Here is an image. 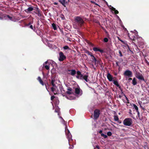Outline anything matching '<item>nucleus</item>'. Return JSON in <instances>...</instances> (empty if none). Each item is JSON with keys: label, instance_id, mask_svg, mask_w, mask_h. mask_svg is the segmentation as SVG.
Returning <instances> with one entry per match:
<instances>
[{"label": "nucleus", "instance_id": "nucleus-1", "mask_svg": "<svg viewBox=\"0 0 149 149\" xmlns=\"http://www.w3.org/2000/svg\"><path fill=\"white\" fill-rule=\"evenodd\" d=\"M51 100L53 101L55 104V107L54 106L52 102V105L53 106V109H55V112L58 113V115H60L59 109L57 106L59 103L58 98L54 96H52L51 97Z\"/></svg>", "mask_w": 149, "mask_h": 149}, {"label": "nucleus", "instance_id": "nucleus-2", "mask_svg": "<svg viewBox=\"0 0 149 149\" xmlns=\"http://www.w3.org/2000/svg\"><path fill=\"white\" fill-rule=\"evenodd\" d=\"M59 118L61 119V123L65 125V132L66 134L67 138L68 139V142L69 143L70 141V140H72V135L70 133L69 130L67 128V127H66V123H65V121L64 120V119H63V118L61 117L60 116ZM66 124H67V123H66Z\"/></svg>", "mask_w": 149, "mask_h": 149}, {"label": "nucleus", "instance_id": "nucleus-3", "mask_svg": "<svg viewBox=\"0 0 149 149\" xmlns=\"http://www.w3.org/2000/svg\"><path fill=\"white\" fill-rule=\"evenodd\" d=\"M59 118L61 119V123L65 125V132L66 134L67 138L68 139V142L69 143L70 141V140H72V135L70 133L69 130L67 128V127H66V123H65V121L64 120V119H63V118L61 117L60 116ZM66 124H67V123H66Z\"/></svg>", "mask_w": 149, "mask_h": 149}, {"label": "nucleus", "instance_id": "nucleus-4", "mask_svg": "<svg viewBox=\"0 0 149 149\" xmlns=\"http://www.w3.org/2000/svg\"><path fill=\"white\" fill-rule=\"evenodd\" d=\"M88 75H83L81 74V72L79 71H78L77 72L76 77L78 79L82 80H84L86 82H88L89 81L88 79Z\"/></svg>", "mask_w": 149, "mask_h": 149}, {"label": "nucleus", "instance_id": "nucleus-5", "mask_svg": "<svg viewBox=\"0 0 149 149\" xmlns=\"http://www.w3.org/2000/svg\"><path fill=\"white\" fill-rule=\"evenodd\" d=\"M63 96H65L68 99L70 100H74L76 98L78 97L81 95V94H63Z\"/></svg>", "mask_w": 149, "mask_h": 149}, {"label": "nucleus", "instance_id": "nucleus-6", "mask_svg": "<svg viewBox=\"0 0 149 149\" xmlns=\"http://www.w3.org/2000/svg\"><path fill=\"white\" fill-rule=\"evenodd\" d=\"M74 20L79 26H81L84 23L83 19L80 16H77L74 17Z\"/></svg>", "mask_w": 149, "mask_h": 149}, {"label": "nucleus", "instance_id": "nucleus-7", "mask_svg": "<svg viewBox=\"0 0 149 149\" xmlns=\"http://www.w3.org/2000/svg\"><path fill=\"white\" fill-rule=\"evenodd\" d=\"M132 119L127 118L124 119L123 121V123L125 125L130 126L132 124Z\"/></svg>", "mask_w": 149, "mask_h": 149}, {"label": "nucleus", "instance_id": "nucleus-8", "mask_svg": "<svg viewBox=\"0 0 149 149\" xmlns=\"http://www.w3.org/2000/svg\"><path fill=\"white\" fill-rule=\"evenodd\" d=\"M130 39L132 40L135 41L137 39V36L135 33L132 32L131 33L128 34Z\"/></svg>", "mask_w": 149, "mask_h": 149}, {"label": "nucleus", "instance_id": "nucleus-9", "mask_svg": "<svg viewBox=\"0 0 149 149\" xmlns=\"http://www.w3.org/2000/svg\"><path fill=\"white\" fill-rule=\"evenodd\" d=\"M59 56L58 60L60 61H63L66 59V56L62 52H60L59 53Z\"/></svg>", "mask_w": 149, "mask_h": 149}, {"label": "nucleus", "instance_id": "nucleus-10", "mask_svg": "<svg viewBox=\"0 0 149 149\" xmlns=\"http://www.w3.org/2000/svg\"><path fill=\"white\" fill-rule=\"evenodd\" d=\"M100 114V111L96 109L94 111V118L95 120H96L99 117Z\"/></svg>", "mask_w": 149, "mask_h": 149}, {"label": "nucleus", "instance_id": "nucleus-11", "mask_svg": "<svg viewBox=\"0 0 149 149\" xmlns=\"http://www.w3.org/2000/svg\"><path fill=\"white\" fill-rule=\"evenodd\" d=\"M123 74L125 76H127L128 77H130L132 76V72L131 71L127 70L124 72Z\"/></svg>", "mask_w": 149, "mask_h": 149}, {"label": "nucleus", "instance_id": "nucleus-12", "mask_svg": "<svg viewBox=\"0 0 149 149\" xmlns=\"http://www.w3.org/2000/svg\"><path fill=\"white\" fill-rule=\"evenodd\" d=\"M55 80L54 79H52L51 81V83L53 87L51 88V89L52 92H54V91L55 90L56 87V86L55 84Z\"/></svg>", "mask_w": 149, "mask_h": 149}, {"label": "nucleus", "instance_id": "nucleus-13", "mask_svg": "<svg viewBox=\"0 0 149 149\" xmlns=\"http://www.w3.org/2000/svg\"><path fill=\"white\" fill-rule=\"evenodd\" d=\"M136 77L137 78L139 79L144 81L145 82H146L145 80V79L143 77V75L141 74H140L139 73L138 74H136Z\"/></svg>", "mask_w": 149, "mask_h": 149}, {"label": "nucleus", "instance_id": "nucleus-14", "mask_svg": "<svg viewBox=\"0 0 149 149\" xmlns=\"http://www.w3.org/2000/svg\"><path fill=\"white\" fill-rule=\"evenodd\" d=\"M113 84H115V85L117 86V87H118L120 89L122 93H123V91L121 89V87L120 86V85L119 84L118 81H116L114 80H113Z\"/></svg>", "mask_w": 149, "mask_h": 149}, {"label": "nucleus", "instance_id": "nucleus-15", "mask_svg": "<svg viewBox=\"0 0 149 149\" xmlns=\"http://www.w3.org/2000/svg\"><path fill=\"white\" fill-rule=\"evenodd\" d=\"M93 50L95 52H99L101 53H103L104 52L103 50L100 49L96 47H93Z\"/></svg>", "mask_w": 149, "mask_h": 149}, {"label": "nucleus", "instance_id": "nucleus-16", "mask_svg": "<svg viewBox=\"0 0 149 149\" xmlns=\"http://www.w3.org/2000/svg\"><path fill=\"white\" fill-rule=\"evenodd\" d=\"M133 107L136 110V111L137 113V116H136L137 118L139 117L140 116V113L139 111L138 107H137L135 104H133Z\"/></svg>", "mask_w": 149, "mask_h": 149}, {"label": "nucleus", "instance_id": "nucleus-17", "mask_svg": "<svg viewBox=\"0 0 149 149\" xmlns=\"http://www.w3.org/2000/svg\"><path fill=\"white\" fill-rule=\"evenodd\" d=\"M82 92V90L80 89L79 86L75 88V93H80Z\"/></svg>", "mask_w": 149, "mask_h": 149}, {"label": "nucleus", "instance_id": "nucleus-18", "mask_svg": "<svg viewBox=\"0 0 149 149\" xmlns=\"http://www.w3.org/2000/svg\"><path fill=\"white\" fill-rule=\"evenodd\" d=\"M68 71L69 72H71L70 74L72 76H74L77 73L75 70H68Z\"/></svg>", "mask_w": 149, "mask_h": 149}, {"label": "nucleus", "instance_id": "nucleus-19", "mask_svg": "<svg viewBox=\"0 0 149 149\" xmlns=\"http://www.w3.org/2000/svg\"><path fill=\"white\" fill-rule=\"evenodd\" d=\"M107 77L109 81H113V77L109 73H108L107 74Z\"/></svg>", "mask_w": 149, "mask_h": 149}, {"label": "nucleus", "instance_id": "nucleus-20", "mask_svg": "<svg viewBox=\"0 0 149 149\" xmlns=\"http://www.w3.org/2000/svg\"><path fill=\"white\" fill-rule=\"evenodd\" d=\"M58 1L63 6L66 7L65 4L67 3V2L65 0H59Z\"/></svg>", "mask_w": 149, "mask_h": 149}, {"label": "nucleus", "instance_id": "nucleus-21", "mask_svg": "<svg viewBox=\"0 0 149 149\" xmlns=\"http://www.w3.org/2000/svg\"><path fill=\"white\" fill-rule=\"evenodd\" d=\"M36 8V11H38V12L37 13L36 12H34L36 14H38L39 16H41V14L40 13V10H39L38 8Z\"/></svg>", "mask_w": 149, "mask_h": 149}, {"label": "nucleus", "instance_id": "nucleus-22", "mask_svg": "<svg viewBox=\"0 0 149 149\" xmlns=\"http://www.w3.org/2000/svg\"><path fill=\"white\" fill-rule=\"evenodd\" d=\"M37 79L39 81L40 83L42 85L44 86V83H43V81H42L41 78L40 77H38V78Z\"/></svg>", "mask_w": 149, "mask_h": 149}, {"label": "nucleus", "instance_id": "nucleus-23", "mask_svg": "<svg viewBox=\"0 0 149 149\" xmlns=\"http://www.w3.org/2000/svg\"><path fill=\"white\" fill-rule=\"evenodd\" d=\"M91 59L92 60V62L93 63L95 62V64L97 60L94 56L93 55H91Z\"/></svg>", "mask_w": 149, "mask_h": 149}, {"label": "nucleus", "instance_id": "nucleus-24", "mask_svg": "<svg viewBox=\"0 0 149 149\" xmlns=\"http://www.w3.org/2000/svg\"><path fill=\"white\" fill-rule=\"evenodd\" d=\"M111 10L113 11H114L115 13L116 14H118L119 13L118 11L117 10H116L115 8L113 7H111Z\"/></svg>", "mask_w": 149, "mask_h": 149}, {"label": "nucleus", "instance_id": "nucleus-25", "mask_svg": "<svg viewBox=\"0 0 149 149\" xmlns=\"http://www.w3.org/2000/svg\"><path fill=\"white\" fill-rule=\"evenodd\" d=\"M132 83L133 85H135L137 84V82L136 81V79L135 78H134L133 79L132 81Z\"/></svg>", "mask_w": 149, "mask_h": 149}, {"label": "nucleus", "instance_id": "nucleus-26", "mask_svg": "<svg viewBox=\"0 0 149 149\" xmlns=\"http://www.w3.org/2000/svg\"><path fill=\"white\" fill-rule=\"evenodd\" d=\"M33 9V8L32 7H29L27 10H25L26 12H31L32 11Z\"/></svg>", "mask_w": 149, "mask_h": 149}, {"label": "nucleus", "instance_id": "nucleus-27", "mask_svg": "<svg viewBox=\"0 0 149 149\" xmlns=\"http://www.w3.org/2000/svg\"><path fill=\"white\" fill-rule=\"evenodd\" d=\"M114 119L115 121H119V118L117 115H115L113 116Z\"/></svg>", "mask_w": 149, "mask_h": 149}, {"label": "nucleus", "instance_id": "nucleus-28", "mask_svg": "<svg viewBox=\"0 0 149 149\" xmlns=\"http://www.w3.org/2000/svg\"><path fill=\"white\" fill-rule=\"evenodd\" d=\"M68 91H67L65 93H72L70 91H72V89L70 87H69L68 88Z\"/></svg>", "mask_w": 149, "mask_h": 149}, {"label": "nucleus", "instance_id": "nucleus-29", "mask_svg": "<svg viewBox=\"0 0 149 149\" xmlns=\"http://www.w3.org/2000/svg\"><path fill=\"white\" fill-rule=\"evenodd\" d=\"M124 96L125 97L126 99V100H125V101H123L124 102L126 103H129V100H128L126 96L124 94Z\"/></svg>", "mask_w": 149, "mask_h": 149}, {"label": "nucleus", "instance_id": "nucleus-30", "mask_svg": "<svg viewBox=\"0 0 149 149\" xmlns=\"http://www.w3.org/2000/svg\"><path fill=\"white\" fill-rule=\"evenodd\" d=\"M52 26L54 30H56L57 28L55 24L53 23L52 24Z\"/></svg>", "mask_w": 149, "mask_h": 149}, {"label": "nucleus", "instance_id": "nucleus-31", "mask_svg": "<svg viewBox=\"0 0 149 149\" xmlns=\"http://www.w3.org/2000/svg\"><path fill=\"white\" fill-rule=\"evenodd\" d=\"M86 53L88 55H90L91 57V55H93L92 53L91 52L88 51H86Z\"/></svg>", "mask_w": 149, "mask_h": 149}, {"label": "nucleus", "instance_id": "nucleus-32", "mask_svg": "<svg viewBox=\"0 0 149 149\" xmlns=\"http://www.w3.org/2000/svg\"><path fill=\"white\" fill-rule=\"evenodd\" d=\"M29 28L31 29H32L34 31H35V29H36L35 27H33L32 25H31L29 26Z\"/></svg>", "mask_w": 149, "mask_h": 149}, {"label": "nucleus", "instance_id": "nucleus-33", "mask_svg": "<svg viewBox=\"0 0 149 149\" xmlns=\"http://www.w3.org/2000/svg\"><path fill=\"white\" fill-rule=\"evenodd\" d=\"M101 135L102 136H103L104 138H106L108 137L107 135H105L103 133L101 134Z\"/></svg>", "mask_w": 149, "mask_h": 149}, {"label": "nucleus", "instance_id": "nucleus-34", "mask_svg": "<svg viewBox=\"0 0 149 149\" xmlns=\"http://www.w3.org/2000/svg\"><path fill=\"white\" fill-rule=\"evenodd\" d=\"M60 17L62 20H64L65 19L64 15L62 14L60 15Z\"/></svg>", "mask_w": 149, "mask_h": 149}, {"label": "nucleus", "instance_id": "nucleus-35", "mask_svg": "<svg viewBox=\"0 0 149 149\" xmlns=\"http://www.w3.org/2000/svg\"><path fill=\"white\" fill-rule=\"evenodd\" d=\"M6 17H8L9 19H10V20H12V21L13 20V18L12 17L8 15H7Z\"/></svg>", "mask_w": 149, "mask_h": 149}, {"label": "nucleus", "instance_id": "nucleus-36", "mask_svg": "<svg viewBox=\"0 0 149 149\" xmlns=\"http://www.w3.org/2000/svg\"><path fill=\"white\" fill-rule=\"evenodd\" d=\"M103 41L104 42H108V39L107 38H105L104 39Z\"/></svg>", "mask_w": 149, "mask_h": 149}, {"label": "nucleus", "instance_id": "nucleus-37", "mask_svg": "<svg viewBox=\"0 0 149 149\" xmlns=\"http://www.w3.org/2000/svg\"><path fill=\"white\" fill-rule=\"evenodd\" d=\"M107 135L109 136H110L112 135V133L111 132H107Z\"/></svg>", "mask_w": 149, "mask_h": 149}, {"label": "nucleus", "instance_id": "nucleus-38", "mask_svg": "<svg viewBox=\"0 0 149 149\" xmlns=\"http://www.w3.org/2000/svg\"><path fill=\"white\" fill-rule=\"evenodd\" d=\"M63 48L64 49H69V47L68 46L66 45L64 46L63 47Z\"/></svg>", "mask_w": 149, "mask_h": 149}, {"label": "nucleus", "instance_id": "nucleus-39", "mask_svg": "<svg viewBox=\"0 0 149 149\" xmlns=\"http://www.w3.org/2000/svg\"><path fill=\"white\" fill-rule=\"evenodd\" d=\"M119 53L120 54V57H122L123 56V55L122 54V53L121 52L120 50H119Z\"/></svg>", "mask_w": 149, "mask_h": 149}, {"label": "nucleus", "instance_id": "nucleus-40", "mask_svg": "<svg viewBox=\"0 0 149 149\" xmlns=\"http://www.w3.org/2000/svg\"><path fill=\"white\" fill-rule=\"evenodd\" d=\"M45 68L46 70H48L49 69V66H48L47 65H45Z\"/></svg>", "mask_w": 149, "mask_h": 149}, {"label": "nucleus", "instance_id": "nucleus-41", "mask_svg": "<svg viewBox=\"0 0 149 149\" xmlns=\"http://www.w3.org/2000/svg\"><path fill=\"white\" fill-rule=\"evenodd\" d=\"M91 3H93L94 4L97 5L98 6H100L99 5H98L97 3H96L95 2L92 1H91Z\"/></svg>", "mask_w": 149, "mask_h": 149}, {"label": "nucleus", "instance_id": "nucleus-42", "mask_svg": "<svg viewBox=\"0 0 149 149\" xmlns=\"http://www.w3.org/2000/svg\"><path fill=\"white\" fill-rule=\"evenodd\" d=\"M118 40L121 41L123 43H124V42L123 40H122L119 37H118Z\"/></svg>", "mask_w": 149, "mask_h": 149}, {"label": "nucleus", "instance_id": "nucleus-43", "mask_svg": "<svg viewBox=\"0 0 149 149\" xmlns=\"http://www.w3.org/2000/svg\"><path fill=\"white\" fill-rule=\"evenodd\" d=\"M138 103H139V104L140 105V107L142 109H143V108L142 107V106H141V104L142 103V102H140L139 101L138 102Z\"/></svg>", "mask_w": 149, "mask_h": 149}, {"label": "nucleus", "instance_id": "nucleus-44", "mask_svg": "<svg viewBox=\"0 0 149 149\" xmlns=\"http://www.w3.org/2000/svg\"><path fill=\"white\" fill-rule=\"evenodd\" d=\"M31 22H29L28 24H26V26H30V25H31Z\"/></svg>", "mask_w": 149, "mask_h": 149}, {"label": "nucleus", "instance_id": "nucleus-45", "mask_svg": "<svg viewBox=\"0 0 149 149\" xmlns=\"http://www.w3.org/2000/svg\"><path fill=\"white\" fill-rule=\"evenodd\" d=\"M69 149H73V146L72 145L71 146H70L69 147Z\"/></svg>", "mask_w": 149, "mask_h": 149}, {"label": "nucleus", "instance_id": "nucleus-46", "mask_svg": "<svg viewBox=\"0 0 149 149\" xmlns=\"http://www.w3.org/2000/svg\"><path fill=\"white\" fill-rule=\"evenodd\" d=\"M145 61L146 62L148 65H149V62L146 60V59L145 60Z\"/></svg>", "mask_w": 149, "mask_h": 149}, {"label": "nucleus", "instance_id": "nucleus-47", "mask_svg": "<svg viewBox=\"0 0 149 149\" xmlns=\"http://www.w3.org/2000/svg\"><path fill=\"white\" fill-rule=\"evenodd\" d=\"M116 64L117 66H119L118 63V62H116Z\"/></svg>", "mask_w": 149, "mask_h": 149}, {"label": "nucleus", "instance_id": "nucleus-48", "mask_svg": "<svg viewBox=\"0 0 149 149\" xmlns=\"http://www.w3.org/2000/svg\"><path fill=\"white\" fill-rule=\"evenodd\" d=\"M102 130H100L99 131V133L101 134L102 133Z\"/></svg>", "mask_w": 149, "mask_h": 149}, {"label": "nucleus", "instance_id": "nucleus-49", "mask_svg": "<svg viewBox=\"0 0 149 149\" xmlns=\"http://www.w3.org/2000/svg\"><path fill=\"white\" fill-rule=\"evenodd\" d=\"M41 32L40 31H39V34H38V35L40 36L41 34Z\"/></svg>", "mask_w": 149, "mask_h": 149}, {"label": "nucleus", "instance_id": "nucleus-50", "mask_svg": "<svg viewBox=\"0 0 149 149\" xmlns=\"http://www.w3.org/2000/svg\"><path fill=\"white\" fill-rule=\"evenodd\" d=\"M54 4L55 5H58V3H56V2H55V3H54Z\"/></svg>", "mask_w": 149, "mask_h": 149}, {"label": "nucleus", "instance_id": "nucleus-51", "mask_svg": "<svg viewBox=\"0 0 149 149\" xmlns=\"http://www.w3.org/2000/svg\"><path fill=\"white\" fill-rule=\"evenodd\" d=\"M132 79V78H130L129 79H128V80L129 81H130V80H131Z\"/></svg>", "mask_w": 149, "mask_h": 149}, {"label": "nucleus", "instance_id": "nucleus-52", "mask_svg": "<svg viewBox=\"0 0 149 149\" xmlns=\"http://www.w3.org/2000/svg\"><path fill=\"white\" fill-rule=\"evenodd\" d=\"M96 148H98V149H99V146H96Z\"/></svg>", "mask_w": 149, "mask_h": 149}, {"label": "nucleus", "instance_id": "nucleus-53", "mask_svg": "<svg viewBox=\"0 0 149 149\" xmlns=\"http://www.w3.org/2000/svg\"><path fill=\"white\" fill-rule=\"evenodd\" d=\"M47 61H46V62H45V64H47Z\"/></svg>", "mask_w": 149, "mask_h": 149}, {"label": "nucleus", "instance_id": "nucleus-54", "mask_svg": "<svg viewBox=\"0 0 149 149\" xmlns=\"http://www.w3.org/2000/svg\"><path fill=\"white\" fill-rule=\"evenodd\" d=\"M127 45V47H128L129 48V46H128V45Z\"/></svg>", "mask_w": 149, "mask_h": 149}, {"label": "nucleus", "instance_id": "nucleus-55", "mask_svg": "<svg viewBox=\"0 0 149 149\" xmlns=\"http://www.w3.org/2000/svg\"><path fill=\"white\" fill-rule=\"evenodd\" d=\"M0 19H2V18L1 17H0Z\"/></svg>", "mask_w": 149, "mask_h": 149}, {"label": "nucleus", "instance_id": "nucleus-56", "mask_svg": "<svg viewBox=\"0 0 149 149\" xmlns=\"http://www.w3.org/2000/svg\"><path fill=\"white\" fill-rule=\"evenodd\" d=\"M106 3L107 4H108V3H107V2H106Z\"/></svg>", "mask_w": 149, "mask_h": 149}, {"label": "nucleus", "instance_id": "nucleus-57", "mask_svg": "<svg viewBox=\"0 0 149 149\" xmlns=\"http://www.w3.org/2000/svg\"><path fill=\"white\" fill-rule=\"evenodd\" d=\"M118 114H119V115H120V113H118Z\"/></svg>", "mask_w": 149, "mask_h": 149}, {"label": "nucleus", "instance_id": "nucleus-58", "mask_svg": "<svg viewBox=\"0 0 149 149\" xmlns=\"http://www.w3.org/2000/svg\"><path fill=\"white\" fill-rule=\"evenodd\" d=\"M130 114H131V112H130Z\"/></svg>", "mask_w": 149, "mask_h": 149}, {"label": "nucleus", "instance_id": "nucleus-59", "mask_svg": "<svg viewBox=\"0 0 149 149\" xmlns=\"http://www.w3.org/2000/svg\"><path fill=\"white\" fill-rule=\"evenodd\" d=\"M119 97H120V95H119Z\"/></svg>", "mask_w": 149, "mask_h": 149}, {"label": "nucleus", "instance_id": "nucleus-60", "mask_svg": "<svg viewBox=\"0 0 149 149\" xmlns=\"http://www.w3.org/2000/svg\"><path fill=\"white\" fill-rule=\"evenodd\" d=\"M69 146H70L69 143Z\"/></svg>", "mask_w": 149, "mask_h": 149}]
</instances>
